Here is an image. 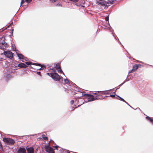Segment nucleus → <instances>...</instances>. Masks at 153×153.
<instances>
[{"mask_svg":"<svg viewBox=\"0 0 153 153\" xmlns=\"http://www.w3.org/2000/svg\"><path fill=\"white\" fill-rule=\"evenodd\" d=\"M74 100H72L71 101L70 103H71V104H73L74 103Z\"/></svg>","mask_w":153,"mask_h":153,"instance_id":"41","label":"nucleus"},{"mask_svg":"<svg viewBox=\"0 0 153 153\" xmlns=\"http://www.w3.org/2000/svg\"><path fill=\"white\" fill-rule=\"evenodd\" d=\"M22 62H24V61H22Z\"/></svg>","mask_w":153,"mask_h":153,"instance_id":"52","label":"nucleus"},{"mask_svg":"<svg viewBox=\"0 0 153 153\" xmlns=\"http://www.w3.org/2000/svg\"><path fill=\"white\" fill-rule=\"evenodd\" d=\"M79 102V100H76L75 101V103L76 104L77 103H78Z\"/></svg>","mask_w":153,"mask_h":153,"instance_id":"42","label":"nucleus"},{"mask_svg":"<svg viewBox=\"0 0 153 153\" xmlns=\"http://www.w3.org/2000/svg\"><path fill=\"white\" fill-rule=\"evenodd\" d=\"M103 26L104 27V28H106L108 29L110 31V32L112 33V34L114 38L116 39L115 35L113 33L114 30L112 28V27H111L109 22H106V23L105 24L103 25Z\"/></svg>","mask_w":153,"mask_h":153,"instance_id":"5","label":"nucleus"},{"mask_svg":"<svg viewBox=\"0 0 153 153\" xmlns=\"http://www.w3.org/2000/svg\"><path fill=\"white\" fill-rule=\"evenodd\" d=\"M67 153H70V152H68Z\"/></svg>","mask_w":153,"mask_h":153,"instance_id":"51","label":"nucleus"},{"mask_svg":"<svg viewBox=\"0 0 153 153\" xmlns=\"http://www.w3.org/2000/svg\"><path fill=\"white\" fill-rule=\"evenodd\" d=\"M82 7H84V6H82Z\"/></svg>","mask_w":153,"mask_h":153,"instance_id":"50","label":"nucleus"},{"mask_svg":"<svg viewBox=\"0 0 153 153\" xmlns=\"http://www.w3.org/2000/svg\"><path fill=\"white\" fill-rule=\"evenodd\" d=\"M11 48L13 51H17L16 48L15 47L13 46L12 43H11Z\"/></svg>","mask_w":153,"mask_h":153,"instance_id":"23","label":"nucleus"},{"mask_svg":"<svg viewBox=\"0 0 153 153\" xmlns=\"http://www.w3.org/2000/svg\"><path fill=\"white\" fill-rule=\"evenodd\" d=\"M8 46V45L5 42L4 38H1L0 39V49L4 50Z\"/></svg>","mask_w":153,"mask_h":153,"instance_id":"3","label":"nucleus"},{"mask_svg":"<svg viewBox=\"0 0 153 153\" xmlns=\"http://www.w3.org/2000/svg\"><path fill=\"white\" fill-rule=\"evenodd\" d=\"M108 20H109V16H107L105 18V20L106 21L108 22Z\"/></svg>","mask_w":153,"mask_h":153,"instance_id":"30","label":"nucleus"},{"mask_svg":"<svg viewBox=\"0 0 153 153\" xmlns=\"http://www.w3.org/2000/svg\"><path fill=\"white\" fill-rule=\"evenodd\" d=\"M96 3L98 5L100 4L102 6H104V9H107L108 8L107 5L105 4V2H100L98 1H97Z\"/></svg>","mask_w":153,"mask_h":153,"instance_id":"10","label":"nucleus"},{"mask_svg":"<svg viewBox=\"0 0 153 153\" xmlns=\"http://www.w3.org/2000/svg\"><path fill=\"white\" fill-rule=\"evenodd\" d=\"M47 74L48 76H50V75H51V73H48Z\"/></svg>","mask_w":153,"mask_h":153,"instance_id":"43","label":"nucleus"},{"mask_svg":"<svg viewBox=\"0 0 153 153\" xmlns=\"http://www.w3.org/2000/svg\"><path fill=\"white\" fill-rule=\"evenodd\" d=\"M58 147H59V146L57 145L53 146V147L55 148V149L57 150H58Z\"/></svg>","mask_w":153,"mask_h":153,"instance_id":"31","label":"nucleus"},{"mask_svg":"<svg viewBox=\"0 0 153 153\" xmlns=\"http://www.w3.org/2000/svg\"><path fill=\"white\" fill-rule=\"evenodd\" d=\"M13 34V32H12V34Z\"/></svg>","mask_w":153,"mask_h":153,"instance_id":"53","label":"nucleus"},{"mask_svg":"<svg viewBox=\"0 0 153 153\" xmlns=\"http://www.w3.org/2000/svg\"><path fill=\"white\" fill-rule=\"evenodd\" d=\"M18 67L22 68H26L27 66L25 64L23 63H20L18 64Z\"/></svg>","mask_w":153,"mask_h":153,"instance_id":"12","label":"nucleus"},{"mask_svg":"<svg viewBox=\"0 0 153 153\" xmlns=\"http://www.w3.org/2000/svg\"><path fill=\"white\" fill-rule=\"evenodd\" d=\"M56 6L58 7H62V5L61 4L59 3L57 4L56 5Z\"/></svg>","mask_w":153,"mask_h":153,"instance_id":"33","label":"nucleus"},{"mask_svg":"<svg viewBox=\"0 0 153 153\" xmlns=\"http://www.w3.org/2000/svg\"><path fill=\"white\" fill-rule=\"evenodd\" d=\"M51 2L53 3L55 2L57 0H50Z\"/></svg>","mask_w":153,"mask_h":153,"instance_id":"37","label":"nucleus"},{"mask_svg":"<svg viewBox=\"0 0 153 153\" xmlns=\"http://www.w3.org/2000/svg\"><path fill=\"white\" fill-rule=\"evenodd\" d=\"M26 150L27 153H34V149L33 147L27 148Z\"/></svg>","mask_w":153,"mask_h":153,"instance_id":"11","label":"nucleus"},{"mask_svg":"<svg viewBox=\"0 0 153 153\" xmlns=\"http://www.w3.org/2000/svg\"><path fill=\"white\" fill-rule=\"evenodd\" d=\"M107 97H111L113 98L115 97V95H114L110 94L109 96H107ZM107 97V96H106L105 97Z\"/></svg>","mask_w":153,"mask_h":153,"instance_id":"29","label":"nucleus"},{"mask_svg":"<svg viewBox=\"0 0 153 153\" xmlns=\"http://www.w3.org/2000/svg\"><path fill=\"white\" fill-rule=\"evenodd\" d=\"M115 89V88H114L109 90L105 91H102V94H109V91H112L113 90H114Z\"/></svg>","mask_w":153,"mask_h":153,"instance_id":"16","label":"nucleus"},{"mask_svg":"<svg viewBox=\"0 0 153 153\" xmlns=\"http://www.w3.org/2000/svg\"><path fill=\"white\" fill-rule=\"evenodd\" d=\"M55 67L56 69H59L61 68L60 65L59 64H57L56 65Z\"/></svg>","mask_w":153,"mask_h":153,"instance_id":"22","label":"nucleus"},{"mask_svg":"<svg viewBox=\"0 0 153 153\" xmlns=\"http://www.w3.org/2000/svg\"><path fill=\"white\" fill-rule=\"evenodd\" d=\"M37 74L39 75L40 76H41V72L40 71H38L37 72Z\"/></svg>","mask_w":153,"mask_h":153,"instance_id":"40","label":"nucleus"},{"mask_svg":"<svg viewBox=\"0 0 153 153\" xmlns=\"http://www.w3.org/2000/svg\"><path fill=\"white\" fill-rule=\"evenodd\" d=\"M146 118L153 124V118H151L148 116H147L146 117Z\"/></svg>","mask_w":153,"mask_h":153,"instance_id":"19","label":"nucleus"},{"mask_svg":"<svg viewBox=\"0 0 153 153\" xmlns=\"http://www.w3.org/2000/svg\"><path fill=\"white\" fill-rule=\"evenodd\" d=\"M23 58L24 59H23L25 60V61H28V58H27V57H25V56H24Z\"/></svg>","mask_w":153,"mask_h":153,"instance_id":"38","label":"nucleus"},{"mask_svg":"<svg viewBox=\"0 0 153 153\" xmlns=\"http://www.w3.org/2000/svg\"><path fill=\"white\" fill-rule=\"evenodd\" d=\"M134 71L133 69H132V70H130L129 71H128V74H130V73H132Z\"/></svg>","mask_w":153,"mask_h":153,"instance_id":"34","label":"nucleus"},{"mask_svg":"<svg viewBox=\"0 0 153 153\" xmlns=\"http://www.w3.org/2000/svg\"><path fill=\"white\" fill-rule=\"evenodd\" d=\"M59 151H60V152H61L63 151V150L62 149H60Z\"/></svg>","mask_w":153,"mask_h":153,"instance_id":"46","label":"nucleus"},{"mask_svg":"<svg viewBox=\"0 0 153 153\" xmlns=\"http://www.w3.org/2000/svg\"><path fill=\"white\" fill-rule=\"evenodd\" d=\"M117 97H118L119 98V99L117 97H116V98L118 99V100H121V101L125 102L127 105H128L131 108H133L131 106H130L129 104H128L123 99V98H122L121 97L118 96H117Z\"/></svg>","mask_w":153,"mask_h":153,"instance_id":"13","label":"nucleus"},{"mask_svg":"<svg viewBox=\"0 0 153 153\" xmlns=\"http://www.w3.org/2000/svg\"><path fill=\"white\" fill-rule=\"evenodd\" d=\"M58 72L59 73H62L64 75V73L63 72V71H62V70L61 68H59V69H58Z\"/></svg>","mask_w":153,"mask_h":153,"instance_id":"28","label":"nucleus"},{"mask_svg":"<svg viewBox=\"0 0 153 153\" xmlns=\"http://www.w3.org/2000/svg\"><path fill=\"white\" fill-rule=\"evenodd\" d=\"M32 0H25V1L28 3L30 2Z\"/></svg>","mask_w":153,"mask_h":153,"instance_id":"32","label":"nucleus"},{"mask_svg":"<svg viewBox=\"0 0 153 153\" xmlns=\"http://www.w3.org/2000/svg\"><path fill=\"white\" fill-rule=\"evenodd\" d=\"M54 69L53 68H50V70H52L53 71V69Z\"/></svg>","mask_w":153,"mask_h":153,"instance_id":"48","label":"nucleus"},{"mask_svg":"<svg viewBox=\"0 0 153 153\" xmlns=\"http://www.w3.org/2000/svg\"><path fill=\"white\" fill-rule=\"evenodd\" d=\"M71 1H73L75 3L77 2L79 0H70Z\"/></svg>","mask_w":153,"mask_h":153,"instance_id":"36","label":"nucleus"},{"mask_svg":"<svg viewBox=\"0 0 153 153\" xmlns=\"http://www.w3.org/2000/svg\"><path fill=\"white\" fill-rule=\"evenodd\" d=\"M116 0H108V3H110L111 4H113L114 3V1H116Z\"/></svg>","mask_w":153,"mask_h":153,"instance_id":"26","label":"nucleus"},{"mask_svg":"<svg viewBox=\"0 0 153 153\" xmlns=\"http://www.w3.org/2000/svg\"><path fill=\"white\" fill-rule=\"evenodd\" d=\"M51 77L54 81H58L63 77L60 76L57 73L55 72H51Z\"/></svg>","mask_w":153,"mask_h":153,"instance_id":"2","label":"nucleus"},{"mask_svg":"<svg viewBox=\"0 0 153 153\" xmlns=\"http://www.w3.org/2000/svg\"><path fill=\"white\" fill-rule=\"evenodd\" d=\"M25 63L26 64V65H33V63L31 62H25Z\"/></svg>","mask_w":153,"mask_h":153,"instance_id":"27","label":"nucleus"},{"mask_svg":"<svg viewBox=\"0 0 153 153\" xmlns=\"http://www.w3.org/2000/svg\"><path fill=\"white\" fill-rule=\"evenodd\" d=\"M83 103H84V102H83V103H82V104H80V105H78V106H77L76 105H74V106H75V108H77V107H79L80 105H81L82 104H83Z\"/></svg>","mask_w":153,"mask_h":153,"instance_id":"39","label":"nucleus"},{"mask_svg":"<svg viewBox=\"0 0 153 153\" xmlns=\"http://www.w3.org/2000/svg\"><path fill=\"white\" fill-rule=\"evenodd\" d=\"M25 0H22L21 2V6H22V4H23L25 2Z\"/></svg>","mask_w":153,"mask_h":153,"instance_id":"35","label":"nucleus"},{"mask_svg":"<svg viewBox=\"0 0 153 153\" xmlns=\"http://www.w3.org/2000/svg\"><path fill=\"white\" fill-rule=\"evenodd\" d=\"M146 118L153 124V118H151L148 116H147L146 117Z\"/></svg>","mask_w":153,"mask_h":153,"instance_id":"20","label":"nucleus"},{"mask_svg":"<svg viewBox=\"0 0 153 153\" xmlns=\"http://www.w3.org/2000/svg\"><path fill=\"white\" fill-rule=\"evenodd\" d=\"M53 72H55L56 70L54 69H53Z\"/></svg>","mask_w":153,"mask_h":153,"instance_id":"44","label":"nucleus"},{"mask_svg":"<svg viewBox=\"0 0 153 153\" xmlns=\"http://www.w3.org/2000/svg\"><path fill=\"white\" fill-rule=\"evenodd\" d=\"M137 109H140V108H137Z\"/></svg>","mask_w":153,"mask_h":153,"instance_id":"49","label":"nucleus"},{"mask_svg":"<svg viewBox=\"0 0 153 153\" xmlns=\"http://www.w3.org/2000/svg\"><path fill=\"white\" fill-rule=\"evenodd\" d=\"M45 148L46 151L48 153H55L54 149L50 146V142L48 144L45 146Z\"/></svg>","mask_w":153,"mask_h":153,"instance_id":"6","label":"nucleus"},{"mask_svg":"<svg viewBox=\"0 0 153 153\" xmlns=\"http://www.w3.org/2000/svg\"><path fill=\"white\" fill-rule=\"evenodd\" d=\"M128 81V80H127L126 79L122 84L119 85L117 86V88L115 89V92H113V93L115 94V92L116 91V90H117L118 89H119L120 86H121L122 85L124 84L126 82H127Z\"/></svg>","mask_w":153,"mask_h":153,"instance_id":"15","label":"nucleus"},{"mask_svg":"<svg viewBox=\"0 0 153 153\" xmlns=\"http://www.w3.org/2000/svg\"><path fill=\"white\" fill-rule=\"evenodd\" d=\"M33 65L41 66V67L38 69L39 70H43L44 68H45V66L43 65V66H41V65L39 63H33Z\"/></svg>","mask_w":153,"mask_h":153,"instance_id":"14","label":"nucleus"},{"mask_svg":"<svg viewBox=\"0 0 153 153\" xmlns=\"http://www.w3.org/2000/svg\"><path fill=\"white\" fill-rule=\"evenodd\" d=\"M139 65H140L136 64L133 66V69L134 71H136L139 67Z\"/></svg>","mask_w":153,"mask_h":153,"instance_id":"18","label":"nucleus"},{"mask_svg":"<svg viewBox=\"0 0 153 153\" xmlns=\"http://www.w3.org/2000/svg\"><path fill=\"white\" fill-rule=\"evenodd\" d=\"M4 54L6 57L10 59H11L13 58V53L9 50L4 51Z\"/></svg>","mask_w":153,"mask_h":153,"instance_id":"8","label":"nucleus"},{"mask_svg":"<svg viewBox=\"0 0 153 153\" xmlns=\"http://www.w3.org/2000/svg\"><path fill=\"white\" fill-rule=\"evenodd\" d=\"M3 141L7 144L12 145L15 143V141L11 138H3Z\"/></svg>","mask_w":153,"mask_h":153,"instance_id":"7","label":"nucleus"},{"mask_svg":"<svg viewBox=\"0 0 153 153\" xmlns=\"http://www.w3.org/2000/svg\"><path fill=\"white\" fill-rule=\"evenodd\" d=\"M140 62L142 64H144L142 62L140 61Z\"/></svg>","mask_w":153,"mask_h":153,"instance_id":"47","label":"nucleus"},{"mask_svg":"<svg viewBox=\"0 0 153 153\" xmlns=\"http://www.w3.org/2000/svg\"><path fill=\"white\" fill-rule=\"evenodd\" d=\"M129 76V74H128V76H127V77L126 78V79L127 80V78H128V77ZM128 80H129V79H128Z\"/></svg>","mask_w":153,"mask_h":153,"instance_id":"45","label":"nucleus"},{"mask_svg":"<svg viewBox=\"0 0 153 153\" xmlns=\"http://www.w3.org/2000/svg\"><path fill=\"white\" fill-rule=\"evenodd\" d=\"M99 91H96L95 93H94L93 95L80 93L81 94L80 95V96H77V97H79L83 96H86L87 98H86L85 99H87V101H85V100L84 99H82V101L83 100L86 102L93 101L95 100L101 99V95L100 94H98V93H99Z\"/></svg>","mask_w":153,"mask_h":153,"instance_id":"1","label":"nucleus"},{"mask_svg":"<svg viewBox=\"0 0 153 153\" xmlns=\"http://www.w3.org/2000/svg\"><path fill=\"white\" fill-rule=\"evenodd\" d=\"M64 82L68 85V86H67L68 88H65V91H68V93L69 91L72 92V90H75L74 89H73L71 87V85L70 84H71V83L70 82L68 79L67 78L64 79Z\"/></svg>","mask_w":153,"mask_h":153,"instance_id":"4","label":"nucleus"},{"mask_svg":"<svg viewBox=\"0 0 153 153\" xmlns=\"http://www.w3.org/2000/svg\"><path fill=\"white\" fill-rule=\"evenodd\" d=\"M17 153H27L26 150L24 147H20L18 149Z\"/></svg>","mask_w":153,"mask_h":153,"instance_id":"9","label":"nucleus"},{"mask_svg":"<svg viewBox=\"0 0 153 153\" xmlns=\"http://www.w3.org/2000/svg\"><path fill=\"white\" fill-rule=\"evenodd\" d=\"M11 76L10 74H7L5 76V79L6 80L9 79H10L11 78Z\"/></svg>","mask_w":153,"mask_h":153,"instance_id":"21","label":"nucleus"},{"mask_svg":"<svg viewBox=\"0 0 153 153\" xmlns=\"http://www.w3.org/2000/svg\"><path fill=\"white\" fill-rule=\"evenodd\" d=\"M79 93L78 94V95L75 96V97H76V98H79V99H82V97H77V96H80V95L81 94H80V93H83L82 92H81V91H79Z\"/></svg>","mask_w":153,"mask_h":153,"instance_id":"24","label":"nucleus"},{"mask_svg":"<svg viewBox=\"0 0 153 153\" xmlns=\"http://www.w3.org/2000/svg\"><path fill=\"white\" fill-rule=\"evenodd\" d=\"M42 138L45 140H47L48 139V138L44 134H42Z\"/></svg>","mask_w":153,"mask_h":153,"instance_id":"25","label":"nucleus"},{"mask_svg":"<svg viewBox=\"0 0 153 153\" xmlns=\"http://www.w3.org/2000/svg\"><path fill=\"white\" fill-rule=\"evenodd\" d=\"M16 54L18 57H19V59H24V56L22 54H20L16 53Z\"/></svg>","mask_w":153,"mask_h":153,"instance_id":"17","label":"nucleus"}]
</instances>
